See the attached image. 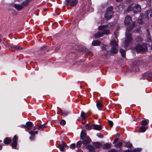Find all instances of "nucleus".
I'll use <instances>...</instances> for the list:
<instances>
[{"mask_svg":"<svg viewBox=\"0 0 152 152\" xmlns=\"http://www.w3.org/2000/svg\"><path fill=\"white\" fill-rule=\"evenodd\" d=\"M124 22L125 24L129 26L127 28L126 31L129 32L132 31L135 26V23L132 22V18L129 15H127L126 17Z\"/></svg>","mask_w":152,"mask_h":152,"instance_id":"obj_1","label":"nucleus"},{"mask_svg":"<svg viewBox=\"0 0 152 152\" xmlns=\"http://www.w3.org/2000/svg\"><path fill=\"white\" fill-rule=\"evenodd\" d=\"M126 38L123 44L125 48H126L129 46V43H131L132 41V35L129 32L126 31Z\"/></svg>","mask_w":152,"mask_h":152,"instance_id":"obj_2","label":"nucleus"},{"mask_svg":"<svg viewBox=\"0 0 152 152\" xmlns=\"http://www.w3.org/2000/svg\"><path fill=\"white\" fill-rule=\"evenodd\" d=\"M103 31H98L94 34V36L96 38H99L102 37L104 34L108 35L110 34V30L108 29L102 30Z\"/></svg>","mask_w":152,"mask_h":152,"instance_id":"obj_3","label":"nucleus"},{"mask_svg":"<svg viewBox=\"0 0 152 152\" xmlns=\"http://www.w3.org/2000/svg\"><path fill=\"white\" fill-rule=\"evenodd\" d=\"M135 49L137 53H142L147 51L148 50L147 47L144 45L138 44L135 47Z\"/></svg>","mask_w":152,"mask_h":152,"instance_id":"obj_4","label":"nucleus"},{"mask_svg":"<svg viewBox=\"0 0 152 152\" xmlns=\"http://www.w3.org/2000/svg\"><path fill=\"white\" fill-rule=\"evenodd\" d=\"M33 126V123L30 121L27 122L26 125H23L21 126L22 127L27 129L28 131L31 129V128Z\"/></svg>","mask_w":152,"mask_h":152,"instance_id":"obj_5","label":"nucleus"},{"mask_svg":"<svg viewBox=\"0 0 152 152\" xmlns=\"http://www.w3.org/2000/svg\"><path fill=\"white\" fill-rule=\"evenodd\" d=\"M47 126L45 124H43L38 125L34 126L33 129L34 130L37 129H38L39 130L43 131L44 130V129L46 128Z\"/></svg>","mask_w":152,"mask_h":152,"instance_id":"obj_6","label":"nucleus"},{"mask_svg":"<svg viewBox=\"0 0 152 152\" xmlns=\"http://www.w3.org/2000/svg\"><path fill=\"white\" fill-rule=\"evenodd\" d=\"M114 24L113 23H110L107 25H102L99 26L98 27V29L99 30H103L104 29H106L107 28H110L113 26Z\"/></svg>","mask_w":152,"mask_h":152,"instance_id":"obj_7","label":"nucleus"},{"mask_svg":"<svg viewBox=\"0 0 152 152\" xmlns=\"http://www.w3.org/2000/svg\"><path fill=\"white\" fill-rule=\"evenodd\" d=\"M13 142L11 144V145L12 148H15L17 145L18 141V136L17 135H15L12 139Z\"/></svg>","mask_w":152,"mask_h":152,"instance_id":"obj_8","label":"nucleus"},{"mask_svg":"<svg viewBox=\"0 0 152 152\" xmlns=\"http://www.w3.org/2000/svg\"><path fill=\"white\" fill-rule=\"evenodd\" d=\"M133 12L135 13H137L141 11V6L139 4L136 5L132 8Z\"/></svg>","mask_w":152,"mask_h":152,"instance_id":"obj_9","label":"nucleus"},{"mask_svg":"<svg viewBox=\"0 0 152 152\" xmlns=\"http://www.w3.org/2000/svg\"><path fill=\"white\" fill-rule=\"evenodd\" d=\"M82 143L84 145H87L90 144L91 141L90 138L89 136H86L84 139Z\"/></svg>","mask_w":152,"mask_h":152,"instance_id":"obj_10","label":"nucleus"},{"mask_svg":"<svg viewBox=\"0 0 152 152\" xmlns=\"http://www.w3.org/2000/svg\"><path fill=\"white\" fill-rule=\"evenodd\" d=\"M61 142V144L58 145V148L61 151H64V148L66 146V145L63 141H62Z\"/></svg>","mask_w":152,"mask_h":152,"instance_id":"obj_11","label":"nucleus"},{"mask_svg":"<svg viewBox=\"0 0 152 152\" xmlns=\"http://www.w3.org/2000/svg\"><path fill=\"white\" fill-rule=\"evenodd\" d=\"M113 13L106 12L105 14L104 18L106 20L110 19L112 17Z\"/></svg>","mask_w":152,"mask_h":152,"instance_id":"obj_12","label":"nucleus"},{"mask_svg":"<svg viewBox=\"0 0 152 152\" xmlns=\"http://www.w3.org/2000/svg\"><path fill=\"white\" fill-rule=\"evenodd\" d=\"M111 147V145L110 143H107L102 145V148L104 149H108Z\"/></svg>","mask_w":152,"mask_h":152,"instance_id":"obj_13","label":"nucleus"},{"mask_svg":"<svg viewBox=\"0 0 152 152\" xmlns=\"http://www.w3.org/2000/svg\"><path fill=\"white\" fill-rule=\"evenodd\" d=\"M87 149L89 151V152H95V148L91 145H88L87 146Z\"/></svg>","mask_w":152,"mask_h":152,"instance_id":"obj_14","label":"nucleus"},{"mask_svg":"<svg viewBox=\"0 0 152 152\" xmlns=\"http://www.w3.org/2000/svg\"><path fill=\"white\" fill-rule=\"evenodd\" d=\"M92 126L93 129L95 130L100 131L102 129V126L100 125L93 124Z\"/></svg>","mask_w":152,"mask_h":152,"instance_id":"obj_15","label":"nucleus"},{"mask_svg":"<svg viewBox=\"0 0 152 152\" xmlns=\"http://www.w3.org/2000/svg\"><path fill=\"white\" fill-rule=\"evenodd\" d=\"M87 136V133L86 131H83L81 132L80 135V139L83 140Z\"/></svg>","mask_w":152,"mask_h":152,"instance_id":"obj_16","label":"nucleus"},{"mask_svg":"<svg viewBox=\"0 0 152 152\" xmlns=\"http://www.w3.org/2000/svg\"><path fill=\"white\" fill-rule=\"evenodd\" d=\"M110 44V45L112 46V47H118V43L116 41L114 40H113L111 41Z\"/></svg>","mask_w":152,"mask_h":152,"instance_id":"obj_17","label":"nucleus"},{"mask_svg":"<svg viewBox=\"0 0 152 152\" xmlns=\"http://www.w3.org/2000/svg\"><path fill=\"white\" fill-rule=\"evenodd\" d=\"M12 141L11 139L8 137H6L4 140V142L6 144H8L10 143Z\"/></svg>","mask_w":152,"mask_h":152,"instance_id":"obj_18","label":"nucleus"},{"mask_svg":"<svg viewBox=\"0 0 152 152\" xmlns=\"http://www.w3.org/2000/svg\"><path fill=\"white\" fill-rule=\"evenodd\" d=\"M13 7L18 10H20L23 9V6H21V4H14L13 5Z\"/></svg>","mask_w":152,"mask_h":152,"instance_id":"obj_19","label":"nucleus"},{"mask_svg":"<svg viewBox=\"0 0 152 152\" xmlns=\"http://www.w3.org/2000/svg\"><path fill=\"white\" fill-rule=\"evenodd\" d=\"M117 48V47H112L111 48L110 50V53L114 54L117 53L118 52V49Z\"/></svg>","mask_w":152,"mask_h":152,"instance_id":"obj_20","label":"nucleus"},{"mask_svg":"<svg viewBox=\"0 0 152 152\" xmlns=\"http://www.w3.org/2000/svg\"><path fill=\"white\" fill-rule=\"evenodd\" d=\"M124 146L129 148H131L132 147V145L129 141H128L125 143Z\"/></svg>","mask_w":152,"mask_h":152,"instance_id":"obj_21","label":"nucleus"},{"mask_svg":"<svg viewBox=\"0 0 152 152\" xmlns=\"http://www.w3.org/2000/svg\"><path fill=\"white\" fill-rule=\"evenodd\" d=\"M29 134L31 135V136L30 137V139L31 140H34V139L35 137V135L34 134V131L32 130L30 131L29 132Z\"/></svg>","mask_w":152,"mask_h":152,"instance_id":"obj_22","label":"nucleus"},{"mask_svg":"<svg viewBox=\"0 0 152 152\" xmlns=\"http://www.w3.org/2000/svg\"><path fill=\"white\" fill-rule=\"evenodd\" d=\"M101 44V42L99 40H94L92 42V45L93 46L99 45Z\"/></svg>","mask_w":152,"mask_h":152,"instance_id":"obj_23","label":"nucleus"},{"mask_svg":"<svg viewBox=\"0 0 152 152\" xmlns=\"http://www.w3.org/2000/svg\"><path fill=\"white\" fill-rule=\"evenodd\" d=\"M60 112L61 113V115L64 116L67 115L68 114V112L66 110H62L61 109L60 110Z\"/></svg>","mask_w":152,"mask_h":152,"instance_id":"obj_24","label":"nucleus"},{"mask_svg":"<svg viewBox=\"0 0 152 152\" xmlns=\"http://www.w3.org/2000/svg\"><path fill=\"white\" fill-rule=\"evenodd\" d=\"M80 116L84 120L87 119L88 118V117L87 116L86 114L83 111L81 112Z\"/></svg>","mask_w":152,"mask_h":152,"instance_id":"obj_25","label":"nucleus"},{"mask_svg":"<svg viewBox=\"0 0 152 152\" xmlns=\"http://www.w3.org/2000/svg\"><path fill=\"white\" fill-rule=\"evenodd\" d=\"M142 62L140 61H137L134 62L133 63V65L134 66H138L141 64Z\"/></svg>","mask_w":152,"mask_h":152,"instance_id":"obj_26","label":"nucleus"},{"mask_svg":"<svg viewBox=\"0 0 152 152\" xmlns=\"http://www.w3.org/2000/svg\"><path fill=\"white\" fill-rule=\"evenodd\" d=\"M78 1L77 0H73L71 1L70 2V5L71 7H74L78 3Z\"/></svg>","mask_w":152,"mask_h":152,"instance_id":"obj_27","label":"nucleus"},{"mask_svg":"<svg viewBox=\"0 0 152 152\" xmlns=\"http://www.w3.org/2000/svg\"><path fill=\"white\" fill-rule=\"evenodd\" d=\"M122 145V143L120 141H118L115 144V146L116 148H120Z\"/></svg>","mask_w":152,"mask_h":152,"instance_id":"obj_28","label":"nucleus"},{"mask_svg":"<svg viewBox=\"0 0 152 152\" xmlns=\"http://www.w3.org/2000/svg\"><path fill=\"white\" fill-rule=\"evenodd\" d=\"M113 7L112 6H110L108 7L106 10V12H109L113 13Z\"/></svg>","mask_w":152,"mask_h":152,"instance_id":"obj_29","label":"nucleus"},{"mask_svg":"<svg viewBox=\"0 0 152 152\" xmlns=\"http://www.w3.org/2000/svg\"><path fill=\"white\" fill-rule=\"evenodd\" d=\"M120 52L121 53V56L123 57H125L126 56V51L125 50L123 49H120Z\"/></svg>","mask_w":152,"mask_h":152,"instance_id":"obj_30","label":"nucleus"},{"mask_svg":"<svg viewBox=\"0 0 152 152\" xmlns=\"http://www.w3.org/2000/svg\"><path fill=\"white\" fill-rule=\"evenodd\" d=\"M93 145L96 148H99L101 146V143L98 142H94L93 143Z\"/></svg>","mask_w":152,"mask_h":152,"instance_id":"obj_31","label":"nucleus"},{"mask_svg":"<svg viewBox=\"0 0 152 152\" xmlns=\"http://www.w3.org/2000/svg\"><path fill=\"white\" fill-rule=\"evenodd\" d=\"M96 106L99 110H101V108L103 107V105L102 103L99 102H96Z\"/></svg>","mask_w":152,"mask_h":152,"instance_id":"obj_32","label":"nucleus"},{"mask_svg":"<svg viewBox=\"0 0 152 152\" xmlns=\"http://www.w3.org/2000/svg\"><path fill=\"white\" fill-rule=\"evenodd\" d=\"M29 4L28 1H27L26 0L25 1H23L21 4V6H23V8L26 6H27Z\"/></svg>","mask_w":152,"mask_h":152,"instance_id":"obj_33","label":"nucleus"},{"mask_svg":"<svg viewBox=\"0 0 152 152\" xmlns=\"http://www.w3.org/2000/svg\"><path fill=\"white\" fill-rule=\"evenodd\" d=\"M12 48H15L17 50H20L23 49V48L17 45H12Z\"/></svg>","mask_w":152,"mask_h":152,"instance_id":"obj_34","label":"nucleus"},{"mask_svg":"<svg viewBox=\"0 0 152 152\" xmlns=\"http://www.w3.org/2000/svg\"><path fill=\"white\" fill-rule=\"evenodd\" d=\"M148 120H142L141 122V125L142 126H145L148 124Z\"/></svg>","mask_w":152,"mask_h":152,"instance_id":"obj_35","label":"nucleus"},{"mask_svg":"<svg viewBox=\"0 0 152 152\" xmlns=\"http://www.w3.org/2000/svg\"><path fill=\"white\" fill-rule=\"evenodd\" d=\"M146 77H147V79L148 80L149 79H150L152 78V74H148V73H146L145 75Z\"/></svg>","mask_w":152,"mask_h":152,"instance_id":"obj_36","label":"nucleus"},{"mask_svg":"<svg viewBox=\"0 0 152 152\" xmlns=\"http://www.w3.org/2000/svg\"><path fill=\"white\" fill-rule=\"evenodd\" d=\"M140 130L141 132H144L146 130V128L145 126H142L140 127Z\"/></svg>","mask_w":152,"mask_h":152,"instance_id":"obj_37","label":"nucleus"},{"mask_svg":"<svg viewBox=\"0 0 152 152\" xmlns=\"http://www.w3.org/2000/svg\"><path fill=\"white\" fill-rule=\"evenodd\" d=\"M85 127L86 129L88 130H90L92 129V126L88 124L86 125Z\"/></svg>","mask_w":152,"mask_h":152,"instance_id":"obj_38","label":"nucleus"},{"mask_svg":"<svg viewBox=\"0 0 152 152\" xmlns=\"http://www.w3.org/2000/svg\"><path fill=\"white\" fill-rule=\"evenodd\" d=\"M82 142L81 141H78L76 144V147L78 148L80 147L82 144Z\"/></svg>","mask_w":152,"mask_h":152,"instance_id":"obj_39","label":"nucleus"},{"mask_svg":"<svg viewBox=\"0 0 152 152\" xmlns=\"http://www.w3.org/2000/svg\"><path fill=\"white\" fill-rule=\"evenodd\" d=\"M66 122L65 120H62L60 122V124L62 126H64L66 124Z\"/></svg>","mask_w":152,"mask_h":152,"instance_id":"obj_40","label":"nucleus"},{"mask_svg":"<svg viewBox=\"0 0 152 152\" xmlns=\"http://www.w3.org/2000/svg\"><path fill=\"white\" fill-rule=\"evenodd\" d=\"M71 0H66L65 3L66 6L70 5V2H71Z\"/></svg>","mask_w":152,"mask_h":152,"instance_id":"obj_41","label":"nucleus"},{"mask_svg":"<svg viewBox=\"0 0 152 152\" xmlns=\"http://www.w3.org/2000/svg\"><path fill=\"white\" fill-rule=\"evenodd\" d=\"M76 147V145L75 143H73L70 146V147L72 149H75Z\"/></svg>","mask_w":152,"mask_h":152,"instance_id":"obj_42","label":"nucleus"},{"mask_svg":"<svg viewBox=\"0 0 152 152\" xmlns=\"http://www.w3.org/2000/svg\"><path fill=\"white\" fill-rule=\"evenodd\" d=\"M108 124L110 126L112 127L113 125V123L112 121H108Z\"/></svg>","mask_w":152,"mask_h":152,"instance_id":"obj_43","label":"nucleus"},{"mask_svg":"<svg viewBox=\"0 0 152 152\" xmlns=\"http://www.w3.org/2000/svg\"><path fill=\"white\" fill-rule=\"evenodd\" d=\"M107 3L102 4L101 5V7L103 8L106 7H107Z\"/></svg>","mask_w":152,"mask_h":152,"instance_id":"obj_44","label":"nucleus"},{"mask_svg":"<svg viewBox=\"0 0 152 152\" xmlns=\"http://www.w3.org/2000/svg\"><path fill=\"white\" fill-rule=\"evenodd\" d=\"M97 136L99 138H102L103 137V135L101 133H98L97 134Z\"/></svg>","mask_w":152,"mask_h":152,"instance_id":"obj_45","label":"nucleus"},{"mask_svg":"<svg viewBox=\"0 0 152 152\" xmlns=\"http://www.w3.org/2000/svg\"><path fill=\"white\" fill-rule=\"evenodd\" d=\"M119 140V139L118 138H116L114 140L113 142V143L114 144V143H116L117 142H118V141Z\"/></svg>","mask_w":152,"mask_h":152,"instance_id":"obj_46","label":"nucleus"},{"mask_svg":"<svg viewBox=\"0 0 152 152\" xmlns=\"http://www.w3.org/2000/svg\"><path fill=\"white\" fill-rule=\"evenodd\" d=\"M148 14L151 17H152V8L148 12Z\"/></svg>","mask_w":152,"mask_h":152,"instance_id":"obj_47","label":"nucleus"},{"mask_svg":"<svg viewBox=\"0 0 152 152\" xmlns=\"http://www.w3.org/2000/svg\"><path fill=\"white\" fill-rule=\"evenodd\" d=\"M135 151L134 150H133L132 151L131 150L128 149L124 151V152H134Z\"/></svg>","mask_w":152,"mask_h":152,"instance_id":"obj_48","label":"nucleus"},{"mask_svg":"<svg viewBox=\"0 0 152 152\" xmlns=\"http://www.w3.org/2000/svg\"><path fill=\"white\" fill-rule=\"evenodd\" d=\"M108 152H117L114 149H111L110 150H109Z\"/></svg>","mask_w":152,"mask_h":152,"instance_id":"obj_49","label":"nucleus"},{"mask_svg":"<svg viewBox=\"0 0 152 152\" xmlns=\"http://www.w3.org/2000/svg\"><path fill=\"white\" fill-rule=\"evenodd\" d=\"M106 46L105 45H103L102 47V48L103 50H106Z\"/></svg>","mask_w":152,"mask_h":152,"instance_id":"obj_50","label":"nucleus"},{"mask_svg":"<svg viewBox=\"0 0 152 152\" xmlns=\"http://www.w3.org/2000/svg\"><path fill=\"white\" fill-rule=\"evenodd\" d=\"M138 22L139 23L142 24H143V21L141 19L138 20Z\"/></svg>","mask_w":152,"mask_h":152,"instance_id":"obj_51","label":"nucleus"},{"mask_svg":"<svg viewBox=\"0 0 152 152\" xmlns=\"http://www.w3.org/2000/svg\"><path fill=\"white\" fill-rule=\"evenodd\" d=\"M46 49V47H42L41 48V49H40V50L42 51V50H45Z\"/></svg>","mask_w":152,"mask_h":152,"instance_id":"obj_52","label":"nucleus"},{"mask_svg":"<svg viewBox=\"0 0 152 152\" xmlns=\"http://www.w3.org/2000/svg\"><path fill=\"white\" fill-rule=\"evenodd\" d=\"M60 48H61V47L60 46H58L56 48V49L57 50H58L60 49Z\"/></svg>","mask_w":152,"mask_h":152,"instance_id":"obj_53","label":"nucleus"},{"mask_svg":"<svg viewBox=\"0 0 152 152\" xmlns=\"http://www.w3.org/2000/svg\"><path fill=\"white\" fill-rule=\"evenodd\" d=\"M37 133H38L37 131H36L34 132V134H37Z\"/></svg>","mask_w":152,"mask_h":152,"instance_id":"obj_54","label":"nucleus"},{"mask_svg":"<svg viewBox=\"0 0 152 152\" xmlns=\"http://www.w3.org/2000/svg\"><path fill=\"white\" fill-rule=\"evenodd\" d=\"M122 0H116L117 2H120L122 1Z\"/></svg>","mask_w":152,"mask_h":152,"instance_id":"obj_55","label":"nucleus"},{"mask_svg":"<svg viewBox=\"0 0 152 152\" xmlns=\"http://www.w3.org/2000/svg\"><path fill=\"white\" fill-rule=\"evenodd\" d=\"M2 146L1 145H0V150H1L2 149Z\"/></svg>","mask_w":152,"mask_h":152,"instance_id":"obj_56","label":"nucleus"},{"mask_svg":"<svg viewBox=\"0 0 152 152\" xmlns=\"http://www.w3.org/2000/svg\"><path fill=\"white\" fill-rule=\"evenodd\" d=\"M115 37H117V34L116 33H115Z\"/></svg>","mask_w":152,"mask_h":152,"instance_id":"obj_57","label":"nucleus"},{"mask_svg":"<svg viewBox=\"0 0 152 152\" xmlns=\"http://www.w3.org/2000/svg\"><path fill=\"white\" fill-rule=\"evenodd\" d=\"M151 49L152 50V45H151Z\"/></svg>","mask_w":152,"mask_h":152,"instance_id":"obj_58","label":"nucleus"},{"mask_svg":"<svg viewBox=\"0 0 152 152\" xmlns=\"http://www.w3.org/2000/svg\"><path fill=\"white\" fill-rule=\"evenodd\" d=\"M1 141L0 140V142H1Z\"/></svg>","mask_w":152,"mask_h":152,"instance_id":"obj_59","label":"nucleus"}]
</instances>
